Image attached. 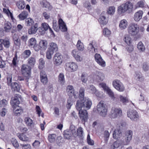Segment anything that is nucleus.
<instances>
[{
    "label": "nucleus",
    "instance_id": "1",
    "mask_svg": "<svg viewBox=\"0 0 149 149\" xmlns=\"http://www.w3.org/2000/svg\"><path fill=\"white\" fill-rule=\"evenodd\" d=\"M134 8L133 3L127 1L122 4L118 8V12L119 14L121 15L125 12L130 13Z\"/></svg>",
    "mask_w": 149,
    "mask_h": 149
},
{
    "label": "nucleus",
    "instance_id": "2",
    "mask_svg": "<svg viewBox=\"0 0 149 149\" xmlns=\"http://www.w3.org/2000/svg\"><path fill=\"white\" fill-rule=\"evenodd\" d=\"M64 138L67 139H70L72 136L75 137L77 136L76 127L74 125H71L69 130H67L64 131Z\"/></svg>",
    "mask_w": 149,
    "mask_h": 149
},
{
    "label": "nucleus",
    "instance_id": "3",
    "mask_svg": "<svg viewBox=\"0 0 149 149\" xmlns=\"http://www.w3.org/2000/svg\"><path fill=\"white\" fill-rule=\"evenodd\" d=\"M97 110L100 115L102 117H105L107 114V108L104 102L100 101L98 104L97 106Z\"/></svg>",
    "mask_w": 149,
    "mask_h": 149
},
{
    "label": "nucleus",
    "instance_id": "4",
    "mask_svg": "<svg viewBox=\"0 0 149 149\" xmlns=\"http://www.w3.org/2000/svg\"><path fill=\"white\" fill-rule=\"evenodd\" d=\"M139 29V26L136 24H131L128 28V31L130 35L131 36H135L138 33Z\"/></svg>",
    "mask_w": 149,
    "mask_h": 149
},
{
    "label": "nucleus",
    "instance_id": "5",
    "mask_svg": "<svg viewBox=\"0 0 149 149\" xmlns=\"http://www.w3.org/2000/svg\"><path fill=\"white\" fill-rule=\"evenodd\" d=\"M22 100V98L21 95L18 94L15 95L14 97H12L10 102V103L13 108H14L17 106L19 104L20 101Z\"/></svg>",
    "mask_w": 149,
    "mask_h": 149
},
{
    "label": "nucleus",
    "instance_id": "6",
    "mask_svg": "<svg viewBox=\"0 0 149 149\" xmlns=\"http://www.w3.org/2000/svg\"><path fill=\"white\" fill-rule=\"evenodd\" d=\"M31 68L26 64H23L21 67V71L22 75L29 78L31 76Z\"/></svg>",
    "mask_w": 149,
    "mask_h": 149
},
{
    "label": "nucleus",
    "instance_id": "7",
    "mask_svg": "<svg viewBox=\"0 0 149 149\" xmlns=\"http://www.w3.org/2000/svg\"><path fill=\"white\" fill-rule=\"evenodd\" d=\"M112 85L119 92H123L125 90V86L119 80H114L112 82Z\"/></svg>",
    "mask_w": 149,
    "mask_h": 149
},
{
    "label": "nucleus",
    "instance_id": "8",
    "mask_svg": "<svg viewBox=\"0 0 149 149\" xmlns=\"http://www.w3.org/2000/svg\"><path fill=\"white\" fill-rule=\"evenodd\" d=\"M122 115V111L120 108H113L112 109L110 114L111 118L114 119Z\"/></svg>",
    "mask_w": 149,
    "mask_h": 149
},
{
    "label": "nucleus",
    "instance_id": "9",
    "mask_svg": "<svg viewBox=\"0 0 149 149\" xmlns=\"http://www.w3.org/2000/svg\"><path fill=\"white\" fill-rule=\"evenodd\" d=\"M49 29L50 33H53V31L49 27L48 24L46 23H42L41 24V26L39 29V31L40 34L43 35L45 33V31Z\"/></svg>",
    "mask_w": 149,
    "mask_h": 149
},
{
    "label": "nucleus",
    "instance_id": "10",
    "mask_svg": "<svg viewBox=\"0 0 149 149\" xmlns=\"http://www.w3.org/2000/svg\"><path fill=\"white\" fill-rule=\"evenodd\" d=\"M78 68L77 64L75 62H71L66 64L65 69L70 72L76 71Z\"/></svg>",
    "mask_w": 149,
    "mask_h": 149
},
{
    "label": "nucleus",
    "instance_id": "11",
    "mask_svg": "<svg viewBox=\"0 0 149 149\" xmlns=\"http://www.w3.org/2000/svg\"><path fill=\"white\" fill-rule=\"evenodd\" d=\"M127 116L133 121H136L139 118L138 113L134 110H129L127 113Z\"/></svg>",
    "mask_w": 149,
    "mask_h": 149
},
{
    "label": "nucleus",
    "instance_id": "12",
    "mask_svg": "<svg viewBox=\"0 0 149 149\" xmlns=\"http://www.w3.org/2000/svg\"><path fill=\"white\" fill-rule=\"evenodd\" d=\"M63 59V57L61 54L59 53H57L54 54L53 57V63L56 65H59L62 63Z\"/></svg>",
    "mask_w": 149,
    "mask_h": 149
},
{
    "label": "nucleus",
    "instance_id": "13",
    "mask_svg": "<svg viewBox=\"0 0 149 149\" xmlns=\"http://www.w3.org/2000/svg\"><path fill=\"white\" fill-rule=\"evenodd\" d=\"M71 54L75 60L78 62H81L83 60L81 54L77 49H74L71 51Z\"/></svg>",
    "mask_w": 149,
    "mask_h": 149
},
{
    "label": "nucleus",
    "instance_id": "14",
    "mask_svg": "<svg viewBox=\"0 0 149 149\" xmlns=\"http://www.w3.org/2000/svg\"><path fill=\"white\" fill-rule=\"evenodd\" d=\"M97 47L96 42H92L88 45L87 47L88 50L90 53L94 54L97 52Z\"/></svg>",
    "mask_w": 149,
    "mask_h": 149
},
{
    "label": "nucleus",
    "instance_id": "15",
    "mask_svg": "<svg viewBox=\"0 0 149 149\" xmlns=\"http://www.w3.org/2000/svg\"><path fill=\"white\" fill-rule=\"evenodd\" d=\"M94 58L95 61L99 65L102 67L105 66V62L102 59L101 55L99 54L96 53L95 55Z\"/></svg>",
    "mask_w": 149,
    "mask_h": 149
},
{
    "label": "nucleus",
    "instance_id": "16",
    "mask_svg": "<svg viewBox=\"0 0 149 149\" xmlns=\"http://www.w3.org/2000/svg\"><path fill=\"white\" fill-rule=\"evenodd\" d=\"M105 78V76L103 73L98 72L94 75L93 77L94 80L96 81L100 82L102 81Z\"/></svg>",
    "mask_w": 149,
    "mask_h": 149
},
{
    "label": "nucleus",
    "instance_id": "17",
    "mask_svg": "<svg viewBox=\"0 0 149 149\" xmlns=\"http://www.w3.org/2000/svg\"><path fill=\"white\" fill-rule=\"evenodd\" d=\"M133 135L132 132L131 130H128L125 132V145H128L131 140Z\"/></svg>",
    "mask_w": 149,
    "mask_h": 149
},
{
    "label": "nucleus",
    "instance_id": "18",
    "mask_svg": "<svg viewBox=\"0 0 149 149\" xmlns=\"http://www.w3.org/2000/svg\"><path fill=\"white\" fill-rule=\"evenodd\" d=\"M82 102L83 104V108L85 109H88L91 108L92 105V102L89 99L86 98L82 100Z\"/></svg>",
    "mask_w": 149,
    "mask_h": 149
},
{
    "label": "nucleus",
    "instance_id": "19",
    "mask_svg": "<svg viewBox=\"0 0 149 149\" xmlns=\"http://www.w3.org/2000/svg\"><path fill=\"white\" fill-rule=\"evenodd\" d=\"M122 135L120 127L119 126L114 130L113 134V136L115 139H117L121 136Z\"/></svg>",
    "mask_w": 149,
    "mask_h": 149
},
{
    "label": "nucleus",
    "instance_id": "20",
    "mask_svg": "<svg viewBox=\"0 0 149 149\" xmlns=\"http://www.w3.org/2000/svg\"><path fill=\"white\" fill-rule=\"evenodd\" d=\"M79 114L80 118L82 120L85 121L88 118V114L87 111L83 110L79 112Z\"/></svg>",
    "mask_w": 149,
    "mask_h": 149
},
{
    "label": "nucleus",
    "instance_id": "21",
    "mask_svg": "<svg viewBox=\"0 0 149 149\" xmlns=\"http://www.w3.org/2000/svg\"><path fill=\"white\" fill-rule=\"evenodd\" d=\"M40 81L44 85H45L48 82V79L47 75L44 71H42L40 73Z\"/></svg>",
    "mask_w": 149,
    "mask_h": 149
},
{
    "label": "nucleus",
    "instance_id": "22",
    "mask_svg": "<svg viewBox=\"0 0 149 149\" xmlns=\"http://www.w3.org/2000/svg\"><path fill=\"white\" fill-rule=\"evenodd\" d=\"M49 47L48 50L54 53L57 52L58 50V47L57 44L54 42H51L49 44Z\"/></svg>",
    "mask_w": 149,
    "mask_h": 149
},
{
    "label": "nucleus",
    "instance_id": "23",
    "mask_svg": "<svg viewBox=\"0 0 149 149\" xmlns=\"http://www.w3.org/2000/svg\"><path fill=\"white\" fill-rule=\"evenodd\" d=\"M143 13L142 10H139L134 14V19L136 22H139L141 18Z\"/></svg>",
    "mask_w": 149,
    "mask_h": 149
},
{
    "label": "nucleus",
    "instance_id": "24",
    "mask_svg": "<svg viewBox=\"0 0 149 149\" xmlns=\"http://www.w3.org/2000/svg\"><path fill=\"white\" fill-rule=\"evenodd\" d=\"M128 26V23L127 21L125 19L121 20L119 23V27L121 30L125 29Z\"/></svg>",
    "mask_w": 149,
    "mask_h": 149
},
{
    "label": "nucleus",
    "instance_id": "25",
    "mask_svg": "<svg viewBox=\"0 0 149 149\" xmlns=\"http://www.w3.org/2000/svg\"><path fill=\"white\" fill-rule=\"evenodd\" d=\"M59 25V29L62 31H67V28L65 23L61 19H60L58 20Z\"/></svg>",
    "mask_w": 149,
    "mask_h": 149
},
{
    "label": "nucleus",
    "instance_id": "26",
    "mask_svg": "<svg viewBox=\"0 0 149 149\" xmlns=\"http://www.w3.org/2000/svg\"><path fill=\"white\" fill-rule=\"evenodd\" d=\"M121 145H125L124 142L122 140H117L113 143L111 148L112 149H115L118 148Z\"/></svg>",
    "mask_w": 149,
    "mask_h": 149
},
{
    "label": "nucleus",
    "instance_id": "27",
    "mask_svg": "<svg viewBox=\"0 0 149 149\" xmlns=\"http://www.w3.org/2000/svg\"><path fill=\"white\" fill-rule=\"evenodd\" d=\"M13 108L15 114L16 116H19L21 113H23V110L22 108L19 107L18 105Z\"/></svg>",
    "mask_w": 149,
    "mask_h": 149
},
{
    "label": "nucleus",
    "instance_id": "28",
    "mask_svg": "<svg viewBox=\"0 0 149 149\" xmlns=\"http://www.w3.org/2000/svg\"><path fill=\"white\" fill-rule=\"evenodd\" d=\"M39 44L41 49V50H45L47 47V42L45 40H42L39 43Z\"/></svg>",
    "mask_w": 149,
    "mask_h": 149
},
{
    "label": "nucleus",
    "instance_id": "29",
    "mask_svg": "<svg viewBox=\"0 0 149 149\" xmlns=\"http://www.w3.org/2000/svg\"><path fill=\"white\" fill-rule=\"evenodd\" d=\"M38 26L37 24L32 26L28 30V33L29 34H35L38 29Z\"/></svg>",
    "mask_w": 149,
    "mask_h": 149
},
{
    "label": "nucleus",
    "instance_id": "30",
    "mask_svg": "<svg viewBox=\"0 0 149 149\" xmlns=\"http://www.w3.org/2000/svg\"><path fill=\"white\" fill-rule=\"evenodd\" d=\"M98 21L101 25H106L108 22L107 19L102 14H101L100 18H99Z\"/></svg>",
    "mask_w": 149,
    "mask_h": 149
},
{
    "label": "nucleus",
    "instance_id": "31",
    "mask_svg": "<svg viewBox=\"0 0 149 149\" xmlns=\"http://www.w3.org/2000/svg\"><path fill=\"white\" fill-rule=\"evenodd\" d=\"M66 91L69 96H72L74 93V89L72 85H68L66 88Z\"/></svg>",
    "mask_w": 149,
    "mask_h": 149
},
{
    "label": "nucleus",
    "instance_id": "32",
    "mask_svg": "<svg viewBox=\"0 0 149 149\" xmlns=\"http://www.w3.org/2000/svg\"><path fill=\"white\" fill-rule=\"evenodd\" d=\"M11 88L14 91H16L18 92L20 89V86L19 84L17 82H14L10 86Z\"/></svg>",
    "mask_w": 149,
    "mask_h": 149
},
{
    "label": "nucleus",
    "instance_id": "33",
    "mask_svg": "<svg viewBox=\"0 0 149 149\" xmlns=\"http://www.w3.org/2000/svg\"><path fill=\"white\" fill-rule=\"evenodd\" d=\"M82 101V100H78L77 102L76 107L79 112L82 110H81V109L83 107V104Z\"/></svg>",
    "mask_w": 149,
    "mask_h": 149
},
{
    "label": "nucleus",
    "instance_id": "34",
    "mask_svg": "<svg viewBox=\"0 0 149 149\" xmlns=\"http://www.w3.org/2000/svg\"><path fill=\"white\" fill-rule=\"evenodd\" d=\"M24 122L26 125L28 126L31 127L33 125V123L32 120L29 117L25 118Z\"/></svg>",
    "mask_w": 149,
    "mask_h": 149
},
{
    "label": "nucleus",
    "instance_id": "35",
    "mask_svg": "<svg viewBox=\"0 0 149 149\" xmlns=\"http://www.w3.org/2000/svg\"><path fill=\"white\" fill-rule=\"evenodd\" d=\"M12 28L10 22H7L5 23L4 29V31L6 32H9L10 31Z\"/></svg>",
    "mask_w": 149,
    "mask_h": 149
},
{
    "label": "nucleus",
    "instance_id": "36",
    "mask_svg": "<svg viewBox=\"0 0 149 149\" xmlns=\"http://www.w3.org/2000/svg\"><path fill=\"white\" fill-rule=\"evenodd\" d=\"M17 6L18 8L20 10L23 9L25 6V4L23 1L20 0L17 2Z\"/></svg>",
    "mask_w": 149,
    "mask_h": 149
},
{
    "label": "nucleus",
    "instance_id": "37",
    "mask_svg": "<svg viewBox=\"0 0 149 149\" xmlns=\"http://www.w3.org/2000/svg\"><path fill=\"white\" fill-rule=\"evenodd\" d=\"M36 44V41L35 38H31L28 41V45L30 47H33Z\"/></svg>",
    "mask_w": 149,
    "mask_h": 149
},
{
    "label": "nucleus",
    "instance_id": "38",
    "mask_svg": "<svg viewBox=\"0 0 149 149\" xmlns=\"http://www.w3.org/2000/svg\"><path fill=\"white\" fill-rule=\"evenodd\" d=\"M135 79L137 80L140 81L143 79L142 74L139 71H136L134 75Z\"/></svg>",
    "mask_w": 149,
    "mask_h": 149
},
{
    "label": "nucleus",
    "instance_id": "39",
    "mask_svg": "<svg viewBox=\"0 0 149 149\" xmlns=\"http://www.w3.org/2000/svg\"><path fill=\"white\" fill-rule=\"evenodd\" d=\"M2 42L4 47L6 48L9 47L10 45V40L8 39H2Z\"/></svg>",
    "mask_w": 149,
    "mask_h": 149
},
{
    "label": "nucleus",
    "instance_id": "40",
    "mask_svg": "<svg viewBox=\"0 0 149 149\" xmlns=\"http://www.w3.org/2000/svg\"><path fill=\"white\" fill-rule=\"evenodd\" d=\"M76 46L78 50L79 51H83L84 49L83 44L80 40H78Z\"/></svg>",
    "mask_w": 149,
    "mask_h": 149
},
{
    "label": "nucleus",
    "instance_id": "41",
    "mask_svg": "<svg viewBox=\"0 0 149 149\" xmlns=\"http://www.w3.org/2000/svg\"><path fill=\"white\" fill-rule=\"evenodd\" d=\"M28 16V13L27 12L23 11L18 16L20 20H23L25 19Z\"/></svg>",
    "mask_w": 149,
    "mask_h": 149
},
{
    "label": "nucleus",
    "instance_id": "42",
    "mask_svg": "<svg viewBox=\"0 0 149 149\" xmlns=\"http://www.w3.org/2000/svg\"><path fill=\"white\" fill-rule=\"evenodd\" d=\"M115 12V8L113 6H111L109 7L107 10L108 14L110 15H113Z\"/></svg>",
    "mask_w": 149,
    "mask_h": 149
},
{
    "label": "nucleus",
    "instance_id": "43",
    "mask_svg": "<svg viewBox=\"0 0 149 149\" xmlns=\"http://www.w3.org/2000/svg\"><path fill=\"white\" fill-rule=\"evenodd\" d=\"M138 49L141 52H143L145 50V47L143 43L141 42H139L137 45Z\"/></svg>",
    "mask_w": 149,
    "mask_h": 149
},
{
    "label": "nucleus",
    "instance_id": "44",
    "mask_svg": "<svg viewBox=\"0 0 149 149\" xmlns=\"http://www.w3.org/2000/svg\"><path fill=\"white\" fill-rule=\"evenodd\" d=\"M18 137L19 139L23 141H27L29 140V138L23 133L18 134Z\"/></svg>",
    "mask_w": 149,
    "mask_h": 149
},
{
    "label": "nucleus",
    "instance_id": "45",
    "mask_svg": "<svg viewBox=\"0 0 149 149\" xmlns=\"http://www.w3.org/2000/svg\"><path fill=\"white\" fill-rule=\"evenodd\" d=\"M106 91L107 93L109 95L112 100H116V98L114 97L113 92L109 88H108Z\"/></svg>",
    "mask_w": 149,
    "mask_h": 149
},
{
    "label": "nucleus",
    "instance_id": "46",
    "mask_svg": "<svg viewBox=\"0 0 149 149\" xmlns=\"http://www.w3.org/2000/svg\"><path fill=\"white\" fill-rule=\"evenodd\" d=\"M124 41L128 45L131 44L132 42V41L130 37L128 35L125 36L124 38Z\"/></svg>",
    "mask_w": 149,
    "mask_h": 149
},
{
    "label": "nucleus",
    "instance_id": "47",
    "mask_svg": "<svg viewBox=\"0 0 149 149\" xmlns=\"http://www.w3.org/2000/svg\"><path fill=\"white\" fill-rule=\"evenodd\" d=\"M65 81L64 74L63 73H60L58 76V81L61 84L63 85Z\"/></svg>",
    "mask_w": 149,
    "mask_h": 149
},
{
    "label": "nucleus",
    "instance_id": "48",
    "mask_svg": "<svg viewBox=\"0 0 149 149\" xmlns=\"http://www.w3.org/2000/svg\"><path fill=\"white\" fill-rule=\"evenodd\" d=\"M56 135L55 134H49L48 136V140L50 143H53L55 141Z\"/></svg>",
    "mask_w": 149,
    "mask_h": 149
},
{
    "label": "nucleus",
    "instance_id": "49",
    "mask_svg": "<svg viewBox=\"0 0 149 149\" xmlns=\"http://www.w3.org/2000/svg\"><path fill=\"white\" fill-rule=\"evenodd\" d=\"M103 138L105 142H107L109 137L110 134L108 131H105L103 133Z\"/></svg>",
    "mask_w": 149,
    "mask_h": 149
},
{
    "label": "nucleus",
    "instance_id": "50",
    "mask_svg": "<svg viewBox=\"0 0 149 149\" xmlns=\"http://www.w3.org/2000/svg\"><path fill=\"white\" fill-rule=\"evenodd\" d=\"M3 10L4 13H6L8 16H10L11 19H13V16L12 13L7 8H3Z\"/></svg>",
    "mask_w": 149,
    "mask_h": 149
},
{
    "label": "nucleus",
    "instance_id": "51",
    "mask_svg": "<svg viewBox=\"0 0 149 149\" xmlns=\"http://www.w3.org/2000/svg\"><path fill=\"white\" fill-rule=\"evenodd\" d=\"M77 136H79L80 137L82 138L83 136L84 132L83 128L81 127H80L77 130Z\"/></svg>",
    "mask_w": 149,
    "mask_h": 149
},
{
    "label": "nucleus",
    "instance_id": "52",
    "mask_svg": "<svg viewBox=\"0 0 149 149\" xmlns=\"http://www.w3.org/2000/svg\"><path fill=\"white\" fill-rule=\"evenodd\" d=\"M79 97L80 100H83V98H85L86 97H84V90L83 88H81L79 90Z\"/></svg>",
    "mask_w": 149,
    "mask_h": 149
},
{
    "label": "nucleus",
    "instance_id": "53",
    "mask_svg": "<svg viewBox=\"0 0 149 149\" xmlns=\"http://www.w3.org/2000/svg\"><path fill=\"white\" fill-rule=\"evenodd\" d=\"M110 31L107 28H104L103 30V34L106 37H109L111 34Z\"/></svg>",
    "mask_w": 149,
    "mask_h": 149
},
{
    "label": "nucleus",
    "instance_id": "54",
    "mask_svg": "<svg viewBox=\"0 0 149 149\" xmlns=\"http://www.w3.org/2000/svg\"><path fill=\"white\" fill-rule=\"evenodd\" d=\"M36 60L33 57H30L28 60V63L29 65L33 66L35 64Z\"/></svg>",
    "mask_w": 149,
    "mask_h": 149
},
{
    "label": "nucleus",
    "instance_id": "55",
    "mask_svg": "<svg viewBox=\"0 0 149 149\" xmlns=\"http://www.w3.org/2000/svg\"><path fill=\"white\" fill-rule=\"evenodd\" d=\"M34 23V21L33 19L29 18L25 20V24L27 26H31Z\"/></svg>",
    "mask_w": 149,
    "mask_h": 149
},
{
    "label": "nucleus",
    "instance_id": "56",
    "mask_svg": "<svg viewBox=\"0 0 149 149\" xmlns=\"http://www.w3.org/2000/svg\"><path fill=\"white\" fill-rule=\"evenodd\" d=\"M88 88L90 91V92L93 94H94L97 90L95 87L92 85H90L88 87Z\"/></svg>",
    "mask_w": 149,
    "mask_h": 149
},
{
    "label": "nucleus",
    "instance_id": "57",
    "mask_svg": "<svg viewBox=\"0 0 149 149\" xmlns=\"http://www.w3.org/2000/svg\"><path fill=\"white\" fill-rule=\"evenodd\" d=\"M87 74L86 73H82L81 77V79L82 82L84 83L86 82L87 80Z\"/></svg>",
    "mask_w": 149,
    "mask_h": 149
},
{
    "label": "nucleus",
    "instance_id": "58",
    "mask_svg": "<svg viewBox=\"0 0 149 149\" xmlns=\"http://www.w3.org/2000/svg\"><path fill=\"white\" fill-rule=\"evenodd\" d=\"M31 54V52L29 50H25L23 53L24 57V58H27L29 57Z\"/></svg>",
    "mask_w": 149,
    "mask_h": 149
},
{
    "label": "nucleus",
    "instance_id": "59",
    "mask_svg": "<svg viewBox=\"0 0 149 149\" xmlns=\"http://www.w3.org/2000/svg\"><path fill=\"white\" fill-rule=\"evenodd\" d=\"M95 95L97 97L100 98H102L104 97V95L102 92L99 91L97 90L95 93H94Z\"/></svg>",
    "mask_w": 149,
    "mask_h": 149
},
{
    "label": "nucleus",
    "instance_id": "60",
    "mask_svg": "<svg viewBox=\"0 0 149 149\" xmlns=\"http://www.w3.org/2000/svg\"><path fill=\"white\" fill-rule=\"evenodd\" d=\"M87 141L88 144L90 145H93L94 144V142L91 138L89 134H88L87 138Z\"/></svg>",
    "mask_w": 149,
    "mask_h": 149
},
{
    "label": "nucleus",
    "instance_id": "61",
    "mask_svg": "<svg viewBox=\"0 0 149 149\" xmlns=\"http://www.w3.org/2000/svg\"><path fill=\"white\" fill-rule=\"evenodd\" d=\"M11 143L14 147L17 148L19 147V143L16 139L13 138L11 140Z\"/></svg>",
    "mask_w": 149,
    "mask_h": 149
},
{
    "label": "nucleus",
    "instance_id": "62",
    "mask_svg": "<svg viewBox=\"0 0 149 149\" xmlns=\"http://www.w3.org/2000/svg\"><path fill=\"white\" fill-rule=\"evenodd\" d=\"M40 3L42 5L43 7L49 8V3L46 1H43Z\"/></svg>",
    "mask_w": 149,
    "mask_h": 149
},
{
    "label": "nucleus",
    "instance_id": "63",
    "mask_svg": "<svg viewBox=\"0 0 149 149\" xmlns=\"http://www.w3.org/2000/svg\"><path fill=\"white\" fill-rule=\"evenodd\" d=\"M119 97L120 101L123 103L125 104V103L128 102L127 99L126 97H124L121 95H120Z\"/></svg>",
    "mask_w": 149,
    "mask_h": 149
},
{
    "label": "nucleus",
    "instance_id": "64",
    "mask_svg": "<svg viewBox=\"0 0 149 149\" xmlns=\"http://www.w3.org/2000/svg\"><path fill=\"white\" fill-rule=\"evenodd\" d=\"M20 145L22 149H31V146L29 144H21Z\"/></svg>",
    "mask_w": 149,
    "mask_h": 149
}]
</instances>
